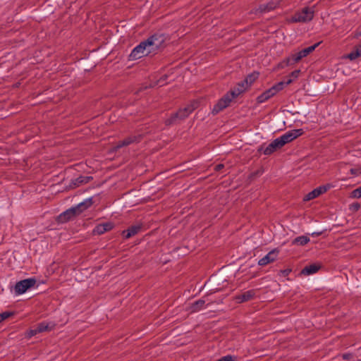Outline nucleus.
<instances>
[{"label":"nucleus","instance_id":"1","mask_svg":"<svg viewBox=\"0 0 361 361\" xmlns=\"http://www.w3.org/2000/svg\"><path fill=\"white\" fill-rule=\"evenodd\" d=\"M154 40L155 38L152 36L140 42L132 50L129 55V59L137 60L155 51L158 48V45L154 43Z\"/></svg>","mask_w":361,"mask_h":361},{"label":"nucleus","instance_id":"2","mask_svg":"<svg viewBox=\"0 0 361 361\" xmlns=\"http://www.w3.org/2000/svg\"><path fill=\"white\" fill-rule=\"evenodd\" d=\"M242 93V89L240 90H236L235 88L231 90L230 92L226 93L222 98H221L218 102L214 106L212 109V114H216L225 108H226L231 101L237 97L239 94Z\"/></svg>","mask_w":361,"mask_h":361},{"label":"nucleus","instance_id":"3","mask_svg":"<svg viewBox=\"0 0 361 361\" xmlns=\"http://www.w3.org/2000/svg\"><path fill=\"white\" fill-rule=\"evenodd\" d=\"M92 204L91 198L86 199L83 202L79 203L76 207H72L60 215V219L62 221H67L71 219L76 214H79L85 209L90 207Z\"/></svg>","mask_w":361,"mask_h":361},{"label":"nucleus","instance_id":"4","mask_svg":"<svg viewBox=\"0 0 361 361\" xmlns=\"http://www.w3.org/2000/svg\"><path fill=\"white\" fill-rule=\"evenodd\" d=\"M197 107V102H192L191 104L180 109L178 112L173 114L170 118L166 120V125H171L178 120H181L188 116Z\"/></svg>","mask_w":361,"mask_h":361},{"label":"nucleus","instance_id":"5","mask_svg":"<svg viewBox=\"0 0 361 361\" xmlns=\"http://www.w3.org/2000/svg\"><path fill=\"white\" fill-rule=\"evenodd\" d=\"M197 107V102H192L191 104L180 109L178 112L173 114L170 118L166 120V125H171L178 120H181L188 116Z\"/></svg>","mask_w":361,"mask_h":361},{"label":"nucleus","instance_id":"6","mask_svg":"<svg viewBox=\"0 0 361 361\" xmlns=\"http://www.w3.org/2000/svg\"><path fill=\"white\" fill-rule=\"evenodd\" d=\"M284 85L285 83L283 82H279L275 84L267 90L257 97V103L262 104L267 102V100L273 97L274 95H276L279 92L282 90L283 88L284 87Z\"/></svg>","mask_w":361,"mask_h":361},{"label":"nucleus","instance_id":"7","mask_svg":"<svg viewBox=\"0 0 361 361\" xmlns=\"http://www.w3.org/2000/svg\"><path fill=\"white\" fill-rule=\"evenodd\" d=\"M314 10L310 8H304L301 11L296 13L291 18V23H306L310 21L314 17Z\"/></svg>","mask_w":361,"mask_h":361},{"label":"nucleus","instance_id":"8","mask_svg":"<svg viewBox=\"0 0 361 361\" xmlns=\"http://www.w3.org/2000/svg\"><path fill=\"white\" fill-rule=\"evenodd\" d=\"M319 43L314 44L312 46H310L307 48H305L302 49L301 51L291 54L288 59H287V63L290 64L293 63H297L299 61H300L302 59L308 56L310 53H312L316 47L318 46Z\"/></svg>","mask_w":361,"mask_h":361},{"label":"nucleus","instance_id":"9","mask_svg":"<svg viewBox=\"0 0 361 361\" xmlns=\"http://www.w3.org/2000/svg\"><path fill=\"white\" fill-rule=\"evenodd\" d=\"M36 283L34 278L26 279L16 283L14 290L16 295H22L25 293L29 288L33 287Z\"/></svg>","mask_w":361,"mask_h":361},{"label":"nucleus","instance_id":"10","mask_svg":"<svg viewBox=\"0 0 361 361\" xmlns=\"http://www.w3.org/2000/svg\"><path fill=\"white\" fill-rule=\"evenodd\" d=\"M332 187H333V185L329 183L324 185H321V186L314 189L312 191L310 192L309 193H307L304 197V201H309V200H313V199L317 197L318 196H319L320 195L326 192L328 190H329Z\"/></svg>","mask_w":361,"mask_h":361},{"label":"nucleus","instance_id":"11","mask_svg":"<svg viewBox=\"0 0 361 361\" xmlns=\"http://www.w3.org/2000/svg\"><path fill=\"white\" fill-rule=\"evenodd\" d=\"M258 73L255 72L250 74L243 81L239 82L235 89L236 90L242 89V92H243L258 78Z\"/></svg>","mask_w":361,"mask_h":361},{"label":"nucleus","instance_id":"12","mask_svg":"<svg viewBox=\"0 0 361 361\" xmlns=\"http://www.w3.org/2000/svg\"><path fill=\"white\" fill-rule=\"evenodd\" d=\"M303 134L302 129H293L286 132L283 135L280 136V138L285 145L286 144L293 141L295 138L300 137Z\"/></svg>","mask_w":361,"mask_h":361},{"label":"nucleus","instance_id":"13","mask_svg":"<svg viewBox=\"0 0 361 361\" xmlns=\"http://www.w3.org/2000/svg\"><path fill=\"white\" fill-rule=\"evenodd\" d=\"M280 137L273 140L267 147L264 149V154L266 155L271 154L276 149L281 148L283 146Z\"/></svg>","mask_w":361,"mask_h":361},{"label":"nucleus","instance_id":"14","mask_svg":"<svg viewBox=\"0 0 361 361\" xmlns=\"http://www.w3.org/2000/svg\"><path fill=\"white\" fill-rule=\"evenodd\" d=\"M278 252L276 250H271L267 253L264 257L261 258L258 264L260 266H265L272 262H274L277 257Z\"/></svg>","mask_w":361,"mask_h":361},{"label":"nucleus","instance_id":"15","mask_svg":"<svg viewBox=\"0 0 361 361\" xmlns=\"http://www.w3.org/2000/svg\"><path fill=\"white\" fill-rule=\"evenodd\" d=\"M114 225L111 222H105L104 224H101L95 226L93 230V233L94 234L101 235L105 233L106 231H110L112 229Z\"/></svg>","mask_w":361,"mask_h":361},{"label":"nucleus","instance_id":"16","mask_svg":"<svg viewBox=\"0 0 361 361\" xmlns=\"http://www.w3.org/2000/svg\"><path fill=\"white\" fill-rule=\"evenodd\" d=\"M320 269V265L317 264H312L305 267L302 271L301 274L305 276H309L315 274Z\"/></svg>","mask_w":361,"mask_h":361},{"label":"nucleus","instance_id":"17","mask_svg":"<svg viewBox=\"0 0 361 361\" xmlns=\"http://www.w3.org/2000/svg\"><path fill=\"white\" fill-rule=\"evenodd\" d=\"M255 295L254 290H247L235 296V300L240 303L251 300Z\"/></svg>","mask_w":361,"mask_h":361},{"label":"nucleus","instance_id":"18","mask_svg":"<svg viewBox=\"0 0 361 361\" xmlns=\"http://www.w3.org/2000/svg\"><path fill=\"white\" fill-rule=\"evenodd\" d=\"M140 228H141L140 226H138V225L132 226L128 229H127L126 231H124L123 232V235L126 238H130V237L137 234L139 232V231L140 230Z\"/></svg>","mask_w":361,"mask_h":361},{"label":"nucleus","instance_id":"19","mask_svg":"<svg viewBox=\"0 0 361 361\" xmlns=\"http://www.w3.org/2000/svg\"><path fill=\"white\" fill-rule=\"evenodd\" d=\"M54 325L55 324L52 322H42L37 325V329L38 333L51 331L54 328Z\"/></svg>","mask_w":361,"mask_h":361},{"label":"nucleus","instance_id":"20","mask_svg":"<svg viewBox=\"0 0 361 361\" xmlns=\"http://www.w3.org/2000/svg\"><path fill=\"white\" fill-rule=\"evenodd\" d=\"M279 4L278 1H272L267 4H262L259 6L260 12H269L274 9Z\"/></svg>","mask_w":361,"mask_h":361},{"label":"nucleus","instance_id":"21","mask_svg":"<svg viewBox=\"0 0 361 361\" xmlns=\"http://www.w3.org/2000/svg\"><path fill=\"white\" fill-rule=\"evenodd\" d=\"M205 308V301L204 300H199L195 302L190 307L191 312H199Z\"/></svg>","mask_w":361,"mask_h":361},{"label":"nucleus","instance_id":"22","mask_svg":"<svg viewBox=\"0 0 361 361\" xmlns=\"http://www.w3.org/2000/svg\"><path fill=\"white\" fill-rule=\"evenodd\" d=\"M137 140V137H128V138H126L124 139L123 140H121V141H119L116 146V148H121L123 146H126V145H130V143H133L134 142H135Z\"/></svg>","mask_w":361,"mask_h":361},{"label":"nucleus","instance_id":"23","mask_svg":"<svg viewBox=\"0 0 361 361\" xmlns=\"http://www.w3.org/2000/svg\"><path fill=\"white\" fill-rule=\"evenodd\" d=\"M310 242V238L305 235L297 237L294 239L293 243L300 245H305Z\"/></svg>","mask_w":361,"mask_h":361},{"label":"nucleus","instance_id":"24","mask_svg":"<svg viewBox=\"0 0 361 361\" xmlns=\"http://www.w3.org/2000/svg\"><path fill=\"white\" fill-rule=\"evenodd\" d=\"M361 56V46L354 51L350 52L346 56L347 59H349L350 60L353 61L356 59L357 57Z\"/></svg>","mask_w":361,"mask_h":361},{"label":"nucleus","instance_id":"25","mask_svg":"<svg viewBox=\"0 0 361 361\" xmlns=\"http://www.w3.org/2000/svg\"><path fill=\"white\" fill-rule=\"evenodd\" d=\"M351 197L353 198H361V186L352 191Z\"/></svg>","mask_w":361,"mask_h":361},{"label":"nucleus","instance_id":"26","mask_svg":"<svg viewBox=\"0 0 361 361\" xmlns=\"http://www.w3.org/2000/svg\"><path fill=\"white\" fill-rule=\"evenodd\" d=\"M13 314L11 312H4L2 313H0V323L5 319H8L9 317H11Z\"/></svg>","mask_w":361,"mask_h":361},{"label":"nucleus","instance_id":"27","mask_svg":"<svg viewBox=\"0 0 361 361\" xmlns=\"http://www.w3.org/2000/svg\"><path fill=\"white\" fill-rule=\"evenodd\" d=\"M39 334L38 331H37V327L35 328V329H30L27 331V336L28 338H31L34 336H35L36 334Z\"/></svg>","mask_w":361,"mask_h":361},{"label":"nucleus","instance_id":"28","mask_svg":"<svg viewBox=\"0 0 361 361\" xmlns=\"http://www.w3.org/2000/svg\"><path fill=\"white\" fill-rule=\"evenodd\" d=\"M360 207L359 203H355L350 206V209L353 211H357L360 209Z\"/></svg>","mask_w":361,"mask_h":361},{"label":"nucleus","instance_id":"29","mask_svg":"<svg viewBox=\"0 0 361 361\" xmlns=\"http://www.w3.org/2000/svg\"><path fill=\"white\" fill-rule=\"evenodd\" d=\"M224 167V165L223 164H218L216 166V170H220L221 169H222Z\"/></svg>","mask_w":361,"mask_h":361},{"label":"nucleus","instance_id":"30","mask_svg":"<svg viewBox=\"0 0 361 361\" xmlns=\"http://www.w3.org/2000/svg\"><path fill=\"white\" fill-rule=\"evenodd\" d=\"M157 85H159V86L164 85V80H159Z\"/></svg>","mask_w":361,"mask_h":361},{"label":"nucleus","instance_id":"31","mask_svg":"<svg viewBox=\"0 0 361 361\" xmlns=\"http://www.w3.org/2000/svg\"><path fill=\"white\" fill-rule=\"evenodd\" d=\"M290 82H291V80H289L286 82V84H287V85H288V84H290Z\"/></svg>","mask_w":361,"mask_h":361},{"label":"nucleus","instance_id":"32","mask_svg":"<svg viewBox=\"0 0 361 361\" xmlns=\"http://www.w3.org/2000/svg\"><path fill=\"white\" fill-rule=\"evenodd\" d=\"M343 358H344V359H347V358H348V356H347L346 355H343Z\"/></svg>","mask_w":361,"mask_h":361}]
</instances>
